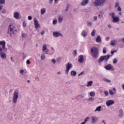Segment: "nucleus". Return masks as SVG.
<instances>
[{"label": "nucleus", "mask_w": 124, "mask_h": 124, "mask_svg": "<svg viewBox=\"0 0 124 124\" xmlns=\"http://www.w3.org/2000/svg\"><path fill=\"white\" fill-rule=\"evenodd\" d=\"M14 29H15V27L13 26V25L10 24L9 25V27L8 29V31H13L14 30Z\"/></svg>", "instance_id": "obj_16"}, {"label": "nucleus", "mask_w": 124, "mask_h": 124, "mask_svg": "<svg viewBox=\"0 0 124 124\" xmlns=\"http://www.w3.org/2000/svg\"><path fill=\"white\" fill-rule=\"evenodd\" d=\"M108 28H109V29H111V26L110 25V24H108Z\"/></svg>", "instance_id": "obj_59"}, {"label": "nucleus", "mask_w": 124, "mask_h": 124, "mask_svg": "<svg viewBox=\"0 0 124 124\" xmlns=\"http://www.w3.org/2000/svg\"><path fill=\"white\" fill-rule=\"evenodd\" d=\"M117 10L118 11H122V8H121L120 6H118L117 8Z\"/></svg>", "instance_id": "obj_48"}, {"label": "nucleus", "mask_w": 124, "mask_h": 124, "mask_svg": "<svg viewBox=\"0 0 124 124\" xmlns=\"http://www.w3.org/2000/svg\"><path fill=\"white\" fill-rule=\"evenodd\" d=\"M93 81H90L87 82V87H91L93 85Z\"/></svg>", "instance_id": "obj_27"}, {"label": "nucleus", "mask_w": 124, "mask_h": 124, "mask_svg": "<svg viewBox=\"0 0 124 124\" xmlns=\"http://www.w3.org/2000/svg\"><path fill=\"white\" fill-rule=\"evenodd\" d=\"M107 0H95L93 2L95 6H101L106 2Z\"/></svg>", "instance_id": "obj_5"}, {"label": "nucleus", "mask_w": 124, "mask_h": 124, "mask_svg": "<svg viewBox=\"0 0 124 124\" xmlns=\"http://www.w3.org/2000/svg\"><path fill=\"white\" fill-rule=\"evenodd\" d=\"M34 25L36 29H38V28H40V25H39V24H38V20H37V19L34 18Z\"/></svg>", "instance_id": "obj_10"}, {"label": "nucleus", "mask_w": 124, "mask_h": 124, "mask_svg": "<svg viewBox=\"0 0 124 124\" xmlns=\"http://www.w3.org/2000/svg\"><path fill=\"white\" fill-rule=\"evenodd\" d=\"M5 0H0V4H5Z\"/></svg>", "instance_id": "obj_34"}, {"label": "nucleus", "mask_w": 124, "mask_h": 124, "mask_svg": "<svg viewBox=\"0 0 124 124\" xmlns=\"http://www.w3.org/2000/svg\"><path fill=\"white\" fill-rule=\"evenodd\" d=\"M44 33H45V31H42L41 32V34L42 35H43V34H44Z\"/></svg>", "instance_id": "obj_57"}, {"label": "nucleus", "mask_w": 124, "mask_h": 124, "mask_svg": "<svg viewBox=\"0 0 124 124\" xmlns=\"http://www.w3.org/2000/svg\"><path fill=\"white\" fill-rule=\"evenodd\" d=\"M26 63L27 64H31V62H30V60H27Z\"/></svg>", "instance_id": "obj_53"}, {"label": "nucleus", "mask_w": 124, "mask_h": 124, "mask_svg": "<svg viewBox=\"0 0 124 124\" xmlns=\"http://www.w3.org/2000/svg\"><path fill=\"white\" fill-rule=\"evenodd\" d=\"M54 2V0H49L48 3L49 4H52Z\"/></svg>", "instance_id": "obj_41"}, {"label": "nucleus", "mask_w": 124, "mask_h": 124, "mask_svg": "<svg viewBox=\"0 0 124 124\" xmlns=\"http://www.w3.org/2000/svg\"><path fill=\"white\" fill-rule=\"evenodd\" d=\"M90 96H94V95H95V93L94 92H91L90 93Z\"/></svg>", "instance_id": "obj_31"}, {"label": "nucleus", "mask_w": 124, "mask_h": 124, "mask_svg": "<svg viewBox=\"0 0 124 124\" xmlns=\"http://www.w3.org/2000/svg\"><path fill=\"white\" fill-rule=\"evenodd\" d=\"M117 42V41L116 40H113L110 41V45L111 46H114L115 45V43Z\"/></svg>", "instance_id": "obj_23"}, {"label": "nucleus", "mask_w": 124, "mask_h": 124, "mask_svg": "<svg viewBox=\"0 0 124 124\" xmlns=\"http://www.w3.org/2000/svg\"><path fill=\"white\" fill-rule=\"evenodd\" d=\"M109 59H110V55H109L102 56L98 59V63H101V62H102L103 61L105 62H107Z\"/></svg>", "instance_id": "obj_2"}, {"label": "nucleus", "mask_w": 124, "mask_h": 124, "mask_svg": "<svg viewBox=\"0 0 124 124\" xmlns=\"http://www.w3.org/2000/svg\"><path fill=\"white\" fill-rule=\"evenodd\" d=\"M23 26L25 28V27H27V24L26 23V22L23 21Z\"/></svg>", "instance_id": "obj_44"}, {"label": "nucleus", "mask_w": 124, "mask_h": 124, "mask_svg": "<svg viewBox=\"0 0 124 124\" xmlns=\"http://www.w3.org/2000/svg\"><path fill=\"white\" fill-rule=\"evenodd\" d=\"M20 16V14L18 12H15L14 13V17L15 19H19Z\"/></svg>", "instance_id": "obj_17"}, {"label": "nucleus", "mask_w": 124, "mask_h": 124, "mask_svg": "<svg viewBox=\"0 0 124 124\" xmlns=\"http://www.w3.org/2000/svg\"><path fill=\"white\" fill-rule=\"evenodd\" d=\"M57 23H58V20L57 19H55L54 20H53V25H56Z\"/></svg>", "instance_id": "obj_36"}, {"label": "nucleus", "mask_w": 124, "mask_h": 124, "mask_svg": "<svg viewBox=\"0 0 124 124\" xmlns=\"http://www.w3.org/2000/svg\"><path fill=\"white\" fill-rule=\"evenodd\" d=\"M92 124H94V123H96L97 121H98V118L96 116H92Z\"/></svg>", "instance_id": "obj_14"}, {"label": "nucleus", "mask_w": 124, "mask_h": 124, "mask_svg": "<svg viewBox=\"0 0 124 124\" xmlns=\"http://www.w3.org/2000/svg\"><path fill=\"white\" fill-rule=\"evenodd\" d=\"M70 74L72 76L74 77V76H76V75H77V72L74 70H73L71 71Z\"/></svg>", "instance_id": "obj_19"}, {"label": "nucleus", "mask_w": 124, "mask_h": 124, "mask_svg": "<svg viewBox=\"0 0 124 124\" xmlns=\"http://www.w3.org/2000/svg\"><path fill=\"white\" fill-rule=\"evenodd\" d=\"M122 88L124 90V84H122Z\"/></svg>", "instance_id": "obj_62"}, {"label": "nucleus", "mask_w": 124, "mask_h": 124, "mask_svg": "<svg viewBox=\"0 0 124 124\" xmlns=\"http://www.w3.org/2000/svg\"><path fill=\"white\" fill-rule=\"evenodd\" d=\"M41 60L42 61H44V60H45V55L44 54H42L41 55Z\"/></svg>", "instance_id": "obj_30"}, {"label": "nucleus", "mask_w": 124, "mask_h": 124, "mask_svg": "<svg viewBox=\"0 0 124 124\" xmlns=\"http://www.w3.org/2000/svg\"><path fill=\"white\" fill-rule=\"evenodd\" d=\"M91 56L94 59H97L99 55V51L98 48L96 47L93 46L91 48Z\"/></svg>", "instance_id": "obj_1"}, {"label": "nucleus", "mask_w": 124, "mask_h": 124, "mask_svg": "<svg viewBox=\"0 0 124 124\" xmlns=\"http://www.w3.org/2000/svg\"><path fill=\"white\" fill-rule=\"evenodd\" d=\"M114 53H115V51H111V54L112 55V56H113V55H114Z\"/></svg>", "instance_id": "obj_60"}, {"label": "nucleus", "mask_w": 124, "mask_h": 124, "mask_svg": "<svg viewBox=\"0 0 124 124\" xmlns=\"http://www.w3.org/2000/svg\"><path fill=\"white\" fill-rule=\"evenodd\" d=\"M74 57H76V56H77V50H75L74 51Z\"/></svg>", "instance_id": "obj_43"}, {"label": "nucleus", "mask_w": 124, "mask_h": 124, "mask_svg": "<svg viewBox=\"0 0 124 124\" xmlns=\"http://www.w3.org/2000/svg\"><path fill=\"white\" fill-rule=\"evenodd\" d=\"M97 20V16H94V20H93V22H95V21H96Z\"/></svg>", "instance_id": "obj_49"}, {"label": "nucleus", "mask_w": 124, "mask_h": 124, "mask_svg": "<svg viewBox=\"0 0 124 124\" xmlns=\"http://www.w3.org/2000/svg\"><path fill=\"white\" fill-rule=\"evenodd\" d=\"M5 12H6V10L5 9H4L1 12V13H5Z\"/></svg>", "instance_id": "obj_54"}, {"label": "nucleus", "mask_w": 124, "mask_h": 124, "mask_svg": "<svg viewBox=\"0 0 124 124\" xmlns=\"http://www.w3.org/2000/svg\"><path fill=\"white\" fill-rule=\"evenodd\" d=\"M28 20H31L32 19V17H31V16H29L28 17Z\"/></svg>", "instance_id": "obj_51"}, {"label": "nucleus", "mask_w": 124, "mask_h": 124, "mask_svg": "<svg viewBox=\"0 0 124 124\" xmlns=\"http://www.w3.org/2000/svg\"><path fill=\"white\" fill-rule=\"evenodd\" d=\"M87 101H88V102H93V101H94V98H93V97H91L89 98Z\"/></svg>", "instance_id": "obj_29"}, {"label": "nucleus", "mask_w": 124, "mask_h": 124, "mask_svg": "<svg viewBox=\"0 0 124 124\" xmlns=\"http://www.w3.org/2000/svg\"><path fill=\"white\" fill-rule=\"evenodd\" d=\"M27 36V34L25 33H23L21 34V37H23V38L26 37Z\"/></svg>", "instance_id": "obj_39"}, {"label": "nucleus", "mask_w": 124, "mask_h": 124, "mask_svg": "<svg viewBox=\"0 0 124 124\" xmlns=\"http://www.w3.org/2000/svg\"><path fill=\"white\" fill-rule=\"evenodd\" d=\"M5 41H0V45L2 46V50H5Z\"/></svg>", "instance_id": "obj_13"}, {"label": "nucleus", "mask_w": 124, "mask_h": 124, "mask_svg": "<svg viewBox=\"0 0 124 124\" xmlns=\"http://www.w3.org/2000/svg\"><path fill=\"white\" fill-rule=\"evenodd\" d=\"M113 103H114V102L113 100H108L106 102V104L108 107L111 106V105H113Z\"/></svg>", "instance_id": "obj_11"}, {"label": "nucleus", "mask_w": 124, "mask_h": 124, "mask_svg": "<svg viewBox=\"0 0 124 124\" xmlns=\"http://www.w3.org/2000/svg\"><path fill=\"white\" fill-rule=\"evenodd\" d=\"M61 72H57V74L58 75H61Z\"/></svg>", "instance_id": "obj_61"}, {"label": "nucleus", "mask_w": 124, "mask_h": 124, "mask_svg": "<svg viewBox=\"0 0 124 124\" xmlns=\"http://www.w3.org/2000/svg\"><path fill=\"white\" fill-rule=\"evenodd\" d=\"M117 62H118V59L114 58L113 59V63H114V64H116Z\"/></svg>", "instance_id": "obj_33"}, {"label": "nucleus", "mask_w": 124, "mask_h": 124, "mask_svg": "<svg viewBox=\"0 0 124 124\" xmlns=\"http://www.w3.org/2000/svg\"><path fill=\"white\" fill-rule=\"evenodd\" d=\"M45 12H46V8H44L41 9V15H44V14H45Z\"/></svg>", "instance_id": "obj_21"}, {"label": "nucleus", "mask_w": 124, "mask_h": 124, "mask_svg": "<svg viewBox=\"0 0 124 124\" xmlns=\"http://www.w3.org/2000/svg\"><path fill=\"white\" fill-rule=\"evenodd\" d=\"M62 20H63V18L62 16H60L58 17V21L59 23H62Z\"/></svg>", "instance_id": "obj_25"}, {"label": "nucleus", "mask_w": 124, "mask_h": 124, "mask_svg": "<svg viewBox=\"0 0 124 124\" xmlns=\"http://www.w3.org/2000/svg\"><path fill=\"white\" fill-rule=\"evenodd\" d=\"M104 94L106 95V96H107L109 94V93H108L107 91H105Z\"/></svg>", "instance_id": "obj_46"}, {"label": "nucleus", "mask_w": 124, "mask_h": 124, "mask_svg": "<svg viewBox=\"0 0 124 124\" xmlns=\"http://www.w3.org/2000/svg\"><path fill=\"white\" fill-rule=\"evenodd\" d=\"M119 5H120V4L119 3V2H117L115 4V7H119Z\"/></svg>", "instance_id": "obj_42"}, {"label": "nucleus", "mask_w": 124, "mask_h": 124, "mask_svg": "<svg viewBox=\"0 0 124 124\" xmlns=\"http://www.w3.org/2000/svg\"><path fill=\"white\" fill-rule=\"evenodd\" d=\"M100 111H101V106H99L96 108L94 112H100Z\"/></svg>", "instance_id": "obj_22"}, {"label": "nucleus", "mask_w": 124, "mask_h": 124, "mask_svg": "<svg viewBox=\"0 0 124 124\" xmlns=\"http://www.w3.org/2000/svg\"><path fill=\"white\" fill-rule=\"evenodd\" d=\"M20 74H24V70H21L20 71Z\"/></svg>", "instance_id": "obj_56"}, {"label": "nucleus", "mask_w": 124, "mask_h": 124, "mask_svg": "<svg viewBox=\"0 0 124 124\" xmlns=\"http://www.w3.org/2000/svg\"><path fill=\"white\" fill-rule=\"evenodd\" d=\"M124 115V113H123V111H120L119 116V117H123V115Z\"/></svg>", "instance_id": "obj_40"}, {"label": "nucleus", "mask_w": 124, "mask_h": 124, "mask_svg": "<svg viewBox=\"0 0 124 124\" xmlns=\"http://www.w3.org/2000/svg\"><path fill=\"white\" fill-rule=\"evenodd\" d=\"M109 94L110 95H114V94H115L116 93V92H113V91H112V90H109Z\"/></svg>", "instance_id": "obj_28"}, {"label": "nucleus", "mask_w": 124, "mask_h": 124, "mask_svg": "<svg viewBox=\"0 0 124 124\" xmlns=\"http://www.w3.org/2000/svg\"><path fill=\"white\" fill-rule=\"evenodd\" d=\"M85 74V72H81L78 75V76H81V75H83Z\"/></svg>", "instance_id": "obj_47"}, {"label": "nucleus", "mask_w": 124, "mask_h": 124, "mask_svg": "<svg viewBox=\"0 0 124 124\" xmlns=\"http://www.w3.org/2000/svg\"><path fill=\"white\" fill-rule=\"evenodd\" d=\"M95 32H96L95 29H93L91 32L92 36L93 37L94 36V35H95Z\"/></svg>", "instance_id": "obj_26"}, {"label": "nucleus", "mask_w": 124, "mask_h": 124, "mask_svg": "<svg viewBox=\"0 0 124 124\" xmlns=\"http://www.w3.org/2000/svg\"><path fill=\"white\" fill-rule=\"evenodd\" d=\"M80 124H86V123L84 121L83 122H82L81 123H80Z\"/></svg>", "instance_id": "obj_63"}, {"label": "nucleus", "mask_w": 124, "mask_h": 124, "mask_svg": "<svg viewBox=\"0 0 124 124\" xmlns=\"http://www.w3.org/2000/svg\"><path fill=\"white\" fill-rule=\"evenodd\" d=\"M2 51V48L0 47V57L2 60H6V54Z\"/></svg>", "instance_id": "obj_7"}, {"label": "nucleus", "mask_w": 124, "mask_h": 124, "mask_svg": "<svg viewBox=\"0 0 124 124\" xmlns=\"http://www.w3.org/2000/svg\"><path fill=\"white\" fill-rule=\"evenodd\" d=\"M89 0H83L80 4L81 6H85V5H87L88 3H89Z\"/></svg>", "instance_id": "obj_15"}, {"label": "nucleus", "mask_w": 124, "mask_h": 124, "mask_svg": "<svg viewBox=\"0 0 124 124\" xmlns=\"http://www.w3.org/2000/svg\"><path fill=\"white\" fill-rule=\"evenodd\" d=\"M107 50V48L106 47H104L103 48V54H106Z\"/></svg>", "instance_id": "obj_35"}, {"label": "nucleus", "mask_w": 124, "mask_h": 124, "mask_svg": "<svg viewBox=\"0 0 124 124\" xmlns=\"http://www.w3.org/2000/svg\"><path fill=\"white\" fill-rule=\"evenodd\" d=\"M109 39H110V38H109V37H107L106 38V40L107 41H108V40H109Z\"/></svg>", "instance_id": "obj_58"}, {"label": "nucleus", "mask_w": 124, "mask_h": 124, "mask_svg": "<svg viewBox=\"0 0 124 124\" xmlns=\"http://www.w3.org/2000/svg\"><path fill=\"white\" fill-rule=\"evenodd\" d=\"M104 67L107 70H111V69H112V70H114V67L112 66L111 64H108L106 66H105Z\"/></svg>", "instance_id": "obj_9"}, {"label": "nucleus", "mask_w": 124, "mask_h": 124, "mask_svg": "<svg viewBox=\"0 0 124 124\" xmlns=\"http://www.w3.org/2000/svg\"><path fill=\"white\" fill-rule=\"evenodd\" d=\"M18 98H19V92L14 91L12 98V101L14 104L17 103Z\"/></svg>", "instance_id": "obj_3"}, {"label": "nucleus", "mask_w": 124, "mask_h": 124, "mask_svg": "<svg viewBox=\"0 0 124 124\" xmlns=\"http://www.w3.org/2000/svg\"><path fill=\"white\" fill-rule=\"evenodd\" d=\"M47 49V46H46V44H44L43 46L42 50L43 51V52H45V51H46Z\"/></svg>", "instance_id": "obj_24"}, {"label": "nucleus", "mask_w": 124, "mask_h": 124, "mask_svg": "<svg viewBox=\"0 0 124 124\" xmlns=\"http://www.w3.org/2000/svg\"><path fill=\"white\" fill-rule=\"evenodd\" d=\"M109 15V16H111L113 23H119V22H120V17L118 16H116V14L114 13H110Z\"/></svg>", "instance_id": "obj_4"}, {"label": "nucleus", "mask_w": 124, "mask_h": 124, "mask_svg": "<svg viewBox=\"0 0 124 124\" xmlns=\"http://www.w3.org/2000/svg\"><path fill=\"white\" fill-rule=\"evenodd\" d=\"M12 32L13 34H15V33L14 32V31L13 30V31H12Z\"/></svg>", "instance_id": "obj_64"}, {"label": "nucleus", "mask_w": 124, "mask_h": 124, "mask_svg": "<svg viewBox=\"0 0 124 124\" xmlns=\"http://www.w3.org/2000/svg\"><path fill=\"white\" fill-rule=\"evenodd\" d=\"M78 62L79 63H83L84 62V56L82 55L78 57Z\"/></svg>", "instance_id": "obj_12"}, {"label": "nucleus", "mask_w": 124, "mask_h": 124, "mask_svg": "<svg viewBox=\"0 0 124 124\" xmlns=\"http://www.w3.org/2000/svg\"><path fill=\"white\" fill-rule=\"evenodd\" d=\"M89 120H90V117H87L84 121V123L86 124V123H87L88 122V121H89Z\"/></svg>", "instance_id": "obj_37"}, {"label": "nucleus", "mask_w": 124, "mask_h": 124, "mask_svg": "<svg viewBox=\"0 0 124 124\" xmlns=\"http://www.w3.org/2000/svg\"><path fill=\"white\" fill-rule=\"evenodd\" d=\"M51 62H53V63H54V64H55V63H56V60L54 59H52L51 60Z\"/></svg>", "instance_id": "obj_45"}, {"label": "nucleus", "mask_w": 124, "mask_h": 124, "mask_svg": "<svg viewBox=\"0 0 124 124\" xmlns=\"http://www.w3.org/2000/svg\"><path fill=\"white\" fill-rule=\"evenodd\" d=\"M53 35L54 37H59V36H62V34H61V32L58 31H53Z\"/></svg>", "instance_id": "obj_8"}, {"label": "nucleus", "mask_w": 124, "mask_h": 124, "mask_svg": "<svg viewBox=\"0 0 124 124\" xmlns=\"http://www.w3.org/2000/svg\"><path fill=\"white\" fill-rule=\"evenodd\" d=\"M46 54L47 55H48V54H49V49H46V51H45Z\"/></svg>", "instance_id": "obj_52"}, {"label": "nucleus", "mask_w": 124, "mask_h": 124, "mask_svg": "<svg viewBox=\"0 0 124 124\" xmlns=\"http://www.w3.org/2000/svg\"><path fill=\"white\" fill-rule=\"evenodd\" d=\"M96 42L97 43H100L101 42V38L100 37V35H98L97 38H96Z\"/></svg>", "instance_id": "obj_18"}, {"label": "nucleus", "mask_w": 124, "mask_h": 124, "mask_svg": "<svg viewBox=\"0 0 124 124\" xmlns=\"http://www.w3.org/2000/svg\"><path fill=\"white\" fill-rule=\"evenodd\" d=\"M87 26H88V27H92V22L91 21L87 22Z\"/></svg>", "instance_id": "obj_38"}, {"label": "nucleus", "mask_w": 124, "mask_h": 124, "mask_svg": "<svg viewBox=\"0 0 124 124\" xmlns=\"http://www.w3.org/2000/svg\"><path fill=\"white\" fill-rule=\"evenodd\" d=\"M72 64L70 62H68L66 64V70H65V74L67 75L68 74V72H69V70H70V68H72Z\"/></svg>", "instance_id": "obj_6"}, {"label": "nucleus", "mask_w": 124, "mask_h": 124, "mask_svg": "<svg viewBox=\"0 0 124 124\" xmlns=\"http://www.w3.org/2000/svg\"><path fill=\"white\" fill-rule=\"evenodd\" d=\"M104 81L105 82H107V83H111V80H110L107 78H104Z\"/></svg>", "instance_id": "obj_32"}, {"label": "nucleus", "mask_w": 124, "mask_h": 124, "mask_svg": "<svg viewBox=\"0 0 124 124\" xmlns=\"http://www.w3.org/2000/svg\"><path fill=\"white\" fill-rule=\"evenodd\" d=\"M3 7V6L0 5V11H1V10H2Z\"/></svg>", "instance_id": "obj_55"}, {"label": "nucleus", "mask_w": 124, "mask_h": 124, "mask_svg": "<svg viewBox=\"0 0 124 124\" xmlns=\"http://www.w3.org/2000/svg\"><path fill=\"white\" fill-rule=\"evenodd\" d=\"M7 33L10 34V37H12V33L10 32V31H8Z\"/></svg>", "instance_id": "obj_50"}, {"label": "nucleus", "mask_w": 124, "mask_h": 124, "mask_svg": "<svg viewBox=\"0 0 124 124\" xmlns=\"http://www.w3.org/2000/svg\"><path fill=\"white\" fill-rule=\"evenodd\" d=\"M87 31L84 30L81 32V35H82V36H83V37H86L87 36Z\"/></svg>", "instance_id": "obj_20"}]
</instances>
